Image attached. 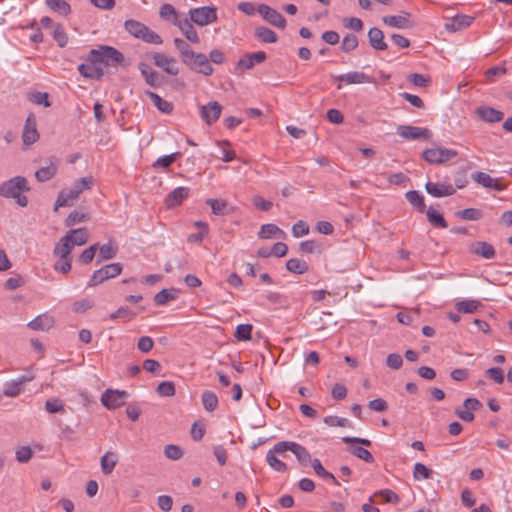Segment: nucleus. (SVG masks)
Instances as JSON below:
<instances>
[{"label": "nucleus", "mask_w": 512, "mask_h": 512, "mask_svg": "<svg viewBox=\"0 0 512 512\" xmlns=\"http://www.w3.org/2000/svg\"><path fill=\"white\" fill-rule=\"evenodd\" d=\"M29 191V183L23 176H15L0 184V196L14 199L20 207L28 205V198L23 193Z\"/></svg>", "instance_id": "nucleus-1"}, {"label": "nucleus", "mask_w": 512, "mask_h": 512, "mask_svg": "<svg viewBox=\"0 0 512 512\" xmlns=\"http://www.w3.org/2000/svg\"><path fill=\"white\" fill-rule=\"evenodd\" d=\"M93 184V178L83 177L74 182L70 189H63L58 194L54 211H57L59 207H68L79 197V195L87 189H90Z\"/></svg>", "instance_id": "nucleus-2"}, {"label": "nucleus", "mask_w": 512, "mask_h": 512, "mask_svg": "<svg viewBox=\"0 0 512 512\" xmlns=\"http://www.w3.org/2000/svg\"><path fill=\"white\" fill-rule=\"evenodd\" d=\"M88 61L97 63L99 66L102 64L116 66L124 61V56L114 47L104 45L97 49H92L89 53Z\"/></svg>", "instance_id": "nucleus-3"}, {"label": "nucleus", "mask_w": 512, "mask_h": 512, "mask_svg": "<svg viewBox=\"0 0 512 512\" xmlns=\"http://www.w3.org/2000/svg\"><path fill=\"white\" fill-rule=\"evenodd\" d=\"M125 29L134 37L143 40L150 44H162V38L160 35L152 31L146 25L136 20L125 21Z\"/></svg>", "instance_id": "nucleus-4"}, {"label": "nucleus", "mask_w": 512, "mask_h": 512, "mask_svg": "<svg viewBox=\"0 0 512 512\" xmlns=\"http://www.w3.org/2000/svg\"><path fill=\"white\" fill-rule=\"evenodd\" d=\"M122 270L123 266L121 263L115 262L107 264L93 272L88 281V287H95L108 279L115 278L121 274Z\"/></svg>", "instance_id": "nucleus-5"}, {"label": "nucleus", "mask_w": 512, "mask_h": 512, "mask_svg": "<svg viewBox=\"0 0 512 512\" xmlns=\"http://www.w3.org/2000/svg\"><path fill=\"white\" fill-rule=\"evenodd\" d=\"M189 18L198 26H206L217 20V11L209 6L192 8L189 10Z\"/></svg>", "instance_id": "nucleus-6"}, {"label": "nucleus", "mask_w": 512, "mask_h": 512, "mask_svg": "<svg viewBox=\"0 0 512 512\" xmlns=\"http://www.w3.org/2000/svg\"><path fill=\"white\" fill-rule=\"evenodd\" d=\"M184 64L192 71L203 74L204 76H211L214 72L208 57L203 53L194 52L193 56L185 60Z\"/></svg>", "instance_id": "nucleus-7"}, {"label": "nucleus", "mask_w": 512, "mask_h": 512, "mask_svg": "<svg viewBox=\"0 0 512 512\" xmlns=\"http://www.w3.org/2000/svg\"><path fill=\"white\" fill-rule=\"evenodd\" d=\"M458 155V152L447 148H430L423 152V158L430 164L445 163Z\"/></svg>", "instance_id": "nucleus-8"}, {"label": "nucleus", "mask_w": 512, "mask_h": 512, "mask_svg": "<svg viewBox=\"0 0 512 512\" xmlns=\"http://www.w3.org/2000/svg\"><path fill=\"white\" fill-rule=\"evenodd\" d=\"M128 396L126 391L107 389L101 396V403L107 409L114 410L123 406Z\"/></svg>", "instance_id": "nucleus-9"}, {"label": "nucleus", "mask_w": 512, "mask_h": 512, "mask_svg": "<svg viewBox=\"0 0 512 512\" xmlns=\"http://www.w3.org/2000/svg\"><path fill=\"white\" fill-rule=\"evenodd\" d=\"M266 57L267 56L264 51H257L243 55L235 67V73L240 74L246 70L252 69L255 65L263 63L266 60Z\"/></svg>", "instance_id": "nucleus-10"}, {"label": "nucleus", "mask_w": 512, "mask_h": 512, "mask_svg": "<svg viewBox=\"0 0 512 512\" xmlns=\"http://www.w3.org/2000/svg\"><path fill=\"white\" fill-rule=\"evenodd\" d=\"M257 11L269 24L280 29H284L286 27V19L274 8L266 4H260L257 6Z\"/></svg>", "instance_id": "nucleus-11"}, {"label": "nucleus", "mask_w": 512, "mask_h": 512, "mask_svg": "<svg viewBox=\"0 0 512 512\" xmlns=\"http://www.w3.org/2000/svg\"><path fill=\"white\" fill-rule=\"evenodd\" d=\"M153 60L154 64L167 74L176 76L179 73V66L175 58L156 52L153 54Z\"/></svg>", "instance_id": "nucleus-12"}, {"label": "nucleus", "mask_w": 512, "mask_h": 512, "mask_svg": "<svg viewBox=\"0 0 512 512\" xmlns=\"http://www.w3.org/2000/svg\"><path fill=\"white\" fill-rule=\"evenodd\" d=\"M39 139V133L37 130V121L33 114H30L25 121L22 140L27 146L34 144Z\"/></svg>", "instance_id": "nucleus-13"}, {"label": "nucleus", "mask_w": 512, "mask_h": 512, "mask_svg": "<svg viewBox=\"0 0 512 512\" xmlns=\"http://www.w3.org/2000/svg\"><path fill=\"white\" fill-rule=\"evenodd\" d=\"M222 107L217 101H211L206 105L201 106L200 116L201 119L207 124L212 125L221 115Z\"/></svg>", "instance_id": "nucleus-14"}, {"label": "nucleus", "mask_w": 512, "mask_h": 512, "mask_svg": "<svg viewBox=\"0 0 512 512\" xmlns=\"http://www.w3.org/2000/svg\"><path fill=\"white\" fill-rule=\"evenodd\" d=\"M397 134L404 139L415 140L419 138H429L430 131L427 128L399 125L397 127Z\"/></svg>", "instance_id": "nucleus-15"}, {"label": "nucleus", "mask_w": 512, "mask_h": 512, "mask_svg": "<svg viewBox=\"0 0 512 512\" xmlns=\"http://www.w3.org/2000/svg\"><path fill=\"white\" fill-rule=\"evenodd\" d=\"M192 23L193 22L190 20V18L181 17L179 20L175 21V26L179 28V30L189 42L199 43V35Z\"/></svg>", "instance_id": "nucleus-16"}, {"label": "nucleus", "mask_w": 512, "mask_h": 512, "mask_svg": "<svg viewBox=\"0 0 512 512\" xmlns=\"http://www.w3.org/2000/svg\"><path fill=\"white\" fill-rule=\"evenodd\" d=\"M469 252L484 259H493L496 256L495 248L486 241H475L469 245Z\"/></svg>", "instance_id": "nucleus-17"}, {"label": "nucleus", "mask_w": 512, "mask_h": 512, "mask_svg": "<svg viewBox=\"0 0 512 512\" xmlns=\"http://www.w3.org/2000/svg\"><path fill=\"white\" fill-rule=\"evenodd\" d=\"M336 80L339 81L337 85V89L342 88V83L345 84H362V83H370L371 79L368 75L359 71H352L346 74H341L335 77Z\"/></svg>", "instance_id": "nucleus-18"}, {"label": "nucleus", "mask_w": 512, "mask_h": 512, "mask_svg": "<svg viewBox=\"0 0 512 512\" xmlns=\"http://www.w3.org/2000/svg\"><path fill=\"white\" fill-rule=\"evenodd\" d=\"M425 188L426 191L433 197L451 196L456 191L452 184H441L433 182H427Z\"/></svg>", "instance_id": "nucleus-19"}, {"label": "nucleus", "mask_w": 512, "mask_h": 512, "mask_svg": "<svg viewBox=\"0 0 512 512\" xmlns=\"http://www.w3.org/2000/svg\"><path fill=\"white\" fill-rule=\"evenodd\" d=\"M189 195L188 187H177L165 198V205L168 208L179 206Z\"/></svg>", "instance_id": "nucleus-20"}, {"label": "nucleus", "mask_w": 512, "mask_h": 512, "mask_svg": "<svg viewBox=\"0 0 512 512\" xmlns=\"http://www.w3.org/2000/svg\"><path fill=\"white\" fill-rule=\"evenodd\" d=\"M476 114L481 120L488 123L500 122L504 117V114L501 111L488 106L478 107L476 109Z\"/></svg>", "instance_id": "nucleus-21"}, {"label": "nucleus", "mask_w": 512, "mask_h": 512, "mask_svg": "<svg viewBox=\"0 0 512 512\" xmlns=\"http://www.w3.org/2000/svg\"><path fill=\"white\" fill-rule=\"evenodd\" d=\"M409 18H410V13L403 12L402 15L384 16L382 18V21L390 27H394V28H398V29H405V28H409L411 26L410 22H409Z\"/></svg>", "instance_id": "nucleus-22"}, {"label": "nucleus", "mask_w": 512, "mask_h": 512, "mask_svg": "<svg viewBox=\"0 0 512 512\" xmlns=\"http://www.w3.org/2000/svg\"><path fill=\"white\" fill-rule=\"evenodd\" d=\"M78 71L82 76L91 79H100L104 74L101 66L90 61H88V63L80 64L78 66Z\"/></svg>", "instance_id": "nucleus-23"}, {"label": "nucleus", "mask_w": 512, "mask_h": 512, "mask_svg": "<svg viewBox=\"0 0 512 512\" xmlns=\"http://www.w3.org/2000/svg\"><path fill=\"white\" fill-rule=\"evenodd\" d=\"M139 70L144 77L146 83L151 87H159L162 84L159 74L153 70L148 64L140 63Z\"/></svg>", "instance_id": "nucleus-24"}, {"label": "nucleus", "mask_w": 512, "mask_h": 512, "mask_svg": "<svg viewBox=\"0 0 512 512\" xmlns=\"http://www.w3.org/2000/svg\"><path fill=\"white\" fill-rule=\"evenodd\" d=\"M368 39L372 48L384 51L387 49V43L384 40V34L379 28L373 27L368 31Z\"/></svg>", "instance_id": "nucleus-25"}, {"label": "nucleus", "mask_w": 512, "mask_h": 512, "mask_svg": "<svg viewBox=\"0 0 512 512\" xmlns=\"http://www.w3.org/2000/svg\"><path fill=\"white\" fill-rule=\"evenodd\" d=\"M474 20V17L469 15H456L446 24V29L451 32H456L466 27H469Z\"/></svg>", "instance_id": "nucleus-26"}, {"label": "nucleus", "mask_w": 512, "mask_h": 512, "mask_svg": "<svg viewBox=\"0 0 512 512\" xmlns=\"http://www.w3.org/2000/svg\"><path fill=\"white\" fill-rule=\"evenodd\" d=\"M68 237L69 243L73 246H81L84 245L88 240V231L86 228H78L72 229L68 231L65 235Z\"/></svg>", "instance_id": "nucleus-27"}, {"label": "nucleus", "mask_w": 512, "mask_h": 512, "mask_svg": "<svg viewBox=\"0 0 512 512\" xmlns=\"http://www.w3.org/2000/svg\"><path fill=\"white\" fill-rule=\"evenodd\" d=\"M258 236L261 239H272V238H284L285 232L281 230L277 225L269 223L263 224L258 232Z\"/></svg>", "instance_id": "nucleus-28"}, {"label": "nucleus", "mask_w": 512, "mask_h": 512, "mask_svg": "<svg viewBox=\"0 0 512 512\" xmlns=\"http://www.w3.org/2000/svg\"><path fill=\"white\" fill-rule=\"evenodd\" d=\"M58 165L59 163L57 160H51L48 166L41 167L35 172L36 179L39 182H45L52 179L57 173Z\"/></svg>", "instance_id": "nucleus-29"}, {"label": "nucleus", "mask_w": 512, "mask_h": 512, "mask_svg": "<svg viewBox=\"0 0 512 512\" xmlns=\"http://www.w3.org/2000/svg\"><path fill=\"white\" fill-rule=\"evenodd\" d=\"M53 324L54 320L51 316H48L47 314H42L37 316L32 321H30L28 323V327L36 331H45L49 330L53 326Z\"/></svg>", "instance_id": "nucleus-30"}, {"label": "nucleus", "mask_w": 512, "mask_h": 512, "mask_svg": "<svg viewBox=\"0 0 512 512\" xmlns=\"http://www.w3.org/2000/svg\"><path fill=\"white\" fill-rule=\"evenodd\" d=\"M101 470L105 475L113 472L118 463V457L114 452L108 451L101 457Z\"/></svg>", "instance_id": "nucleus-31"}, {"label": "nucleus", "mask_w": 512, "mask_h": 512, "mask_svg": "<svg viewBox=\"0 0 512 512\" xmlns=\"http://www.w3.org/2000/svg\"><path fill=\"white\" fill-rule=\"evenodd\" d=\"M73 246L69 243L68 237L63 236L55 245L53 254L58 258H71Z\"/></svg>", "instance_id": "nucleus-32"}, {"label": "nucleus", "mask_w": 512, "mask_h": 512, "mask_svg": "<svg viewBox=\"0 0 512 512\" xmlns=\"http://www.w3.org/2000/svg\"><path fill=\"white\" fill-rule=\"evenodd\" d=\"M254 36L262 43H275L278 40L277 34L265 26L255 28Z\"/></svg>", "instance_id": "nucleus-33"}, {"label": "nucleus", "mask_w": 512, "mask_h": 512, "mask_svg": "<svg viewBox=\"0 0 512 512\" xmlns=\"http://www.w3.org/2000/svg\"><path fill=\"white\" fill-rule=\"evenodd\" d=\"M146 95L152 100L153 104L159 111L165 114H170L173 111V104L167 100L162 99L158 94L152 91H146Z\"/></svg>", "instance_id": "nucleus-34"}, {"label": "nucleus", "mask_w": 512, "mask_h": 512, "mask_svg": "<svg viewBox=\"0 0 512 512\" xmlns=\"http://www.w3.org/2000/svg\"><path fill=\"white\" fill-rule=\"evenodd\" d=\"M45 4L50 10L62 16H67L71 13V6L65 0H45Z\"/></svg>", "instance_id": "nucleus-35"}, {"label": "nucleus", "mask_w": 512, "mask_h": 512, "mask_svg": "<svg viewBox=\"0 0 512 512\" xmlns=\"http://www.w3.org/2000/svg\"><path fill=\"white\" fill-rule=\"evenodd\" d=\"M206 204L210 206L212 213L215 215H227L232 212V208L228 206L227 201L219 199H208Z\"/></svg>", "instance_id": "nucleus-36"}, {"label": "nucleus", "mask_w": 512, "mask_h": 512, "mask_svg": "<svg viewBox=\"0 0 512 512\" xmlns=\"http://www.w3.org/2000/svg\"><path fill=\"white\" fill-rule=\"evenodd\" d=\"M177 297L178 291L176 289H162L155 295L154 302L158 306H163Z\"/></svg>", "instance_id": "nucleus-37"}, {"label": "nucleus", "mask_w": 512, "mask_h": 512, "mask_svg": "<svg viewBox=\"0 0 512 512\" xmlns=\"http://www.w3.org/2000/svg\"><path fill=\"white\" fill-rule=\"evenodd\" d=\"M310 464H311L312 468L314 469L315 473L319 477H321V478H323L325 480H330L334 485H339V482L336 479V477L332 473L328 472L322 466V464H321L319 459H317V458L313 459Z\"/></svg>", "instance_id": "nucleus-38"}, {"label": "nucleus", "mask_w": 512, "mask_h": 512, "mask_svg": "<svg viewBox=\"0 0 512 512\" xmlns=\"http://www.w3.org/2000/svg\"><path fill=\"white\" fill-rule=\"evenodd\" d=\"M292 453L296 456L297 460L301 465H308L313 460L309 451L302 445L295 442V445H292Z\"/></svg>", "instance_id": "nucleus-39"}, {"label": "nucleus", "mask_w": 512, "mask_h": 512, "mask_svg": "<svg viewBox=\"0 0 512 512\" xmlns=\"http://www.w3.org/2000/svg\"><path fill=\"white\" fill-rule=\"evenodd\" d=\"M23 383H24V378L6 382L4 385L3 394L7 397L18 396L22 391Z\"/></svg>", "instance_id": "nucleus-40"}, {"label": "nucleus", "mask_w": 512, "mask_h": 512, "mask_svg": "<svg viewBox=\"0 0 512 512\" xmlns=\"http://www.w3.org/2000/svg\"><path fill=\"white\" fill-rule=\"evenodd\" d=\"M427 219L429 223L437 228H447L448 224L444 219L443 215L436 211L434 208L430 207L426 211Z\"/></svg>", "instance_id": "nucleus-41"}, {"label": "nucleus", "mask_w": 512, "mask_h": 512, "mask_svg": "<svg viewBox=\"0 0 512 512\" xmlns=\"http://www.w3.org/2000/svg\"><path fill=\"white\" fill-rule=\"evenodd\" d=\"M173 42L179 51L183 63H185V60H188L191 56H193L194 51L186 41L181 38H175Z\"/></svg>", "instance_id": "nucleus-42"}, {"label": "nucleus", "mask_w": 512, "mask_h": 512, "mask_svg": "<svg viewBox=\"0 0 512 512\" xmlns=\"http://www.w3.org/2000/svg\"><path fill=\"white\" fill-rule=\"evenodd\" d=\"M118 248L111 242L105 243L99 247L98 262L103 260H110L117 254Z\"/></svg>", "instance_id": "nucleus-43"}, {"label": "nucleus", "mask_w": 512, "mask_h": 512, "mask_svg": "<svg viewBox=\"0 0 512 512\" xmlns=\"http://www.w3.org/2000/svg\"><path fill=\"white\" fill-rule=\"evenodd\" d=\"M159 14L162 19L171 21L174 25L175 21L181 18V16L177 13L176 9L171 4H163L160 7Z\"/></svg>", "instance_id": "nucleus-44"}, {"label": "nucleus", "mask_w": 512, "mask_h": 512, "mask_svg": "<svg viewBox=\"0 0 512 512\" xmlns=\"http://www.w3.org/2000/svg\"><path fill=\"white\" fill-rule=\"evenodd\" d=\"M406 199L412 206L417 208L420 212H423L425 210L424 197L418 191H408L406 193Z\"/></svg>", "instance_id": "nucleus-45"}, {"label": "nucleus", "mask_w": 512, "mask_h": 512, "mask_svg": "<svg viewBox=\"0 0 512 512\" xmlns=\"http://www.w3.org/2000/svg\"><path fill=\"white\" fill-rule=\"evenodd\" d=\"M202 403L206 411L212 412L218 406V397L212 391H204L202 394Z\"/></svg>", "instance_id": "nucleus-46"}, {"label": "nucleus", "mask_w": 512, "mask_h": 512, "mask_svg": "<svg viewBox=\"0 0 512 512\" xmlns=\"http://www.w3.org/2000/svg\"><path fill=\"white\" fill-rule=\"evenodd\" d=\"M286 268L290 272L303 274L307 272L308 265L305 261L299 260L297 258H291L286 262Z\"/></svg>", "instance_id": "nucleus-47"}, {"label": "nucleus", "mask_w": 512, "mask_h": 512, "mask_svg": "<svg viewBox=\"0 0 512 512\" xmlns=\"http://www.w3.org/2000/svg\"><path fill=\"white\" fill-rule=\"evenodd\" d=\"M349 452L354 455L355 457L367 462V463H373L374 457L372 454L365 448L358 446V445H351L349 447Z\"/></svg>", "instance_id": "nucleus-48"}, {"label": "nucleus", "mask_w": 512, "mask_h": 512, "mask_svg": "<svg viewBox=\"0 0 512 512\" xmlns=\"http://www.w3.org/2000/svg\"><path fill=\"white\" fill-rule=\"evenodd\" d=\"M266 461L269 466L277 472H285L287 470V465L278 459L273 451L267 452Z\"/></svg>", "instance_id": "nucleus-49"}, {"label": "nucleus", "mask_w": 512, "mask_h": 512, "mask_svg": "<svg viewBox=\"0 0 512 512\" xmlns=\"http://www.w3.org/2000/svg\"><path fill=\"white\" fill-rule=\"evenodd\" d=\"M53 39L57 42L59 47H65L68 43V36L61 24H56L52 30Z\"/></svg>", "instance_id": "nucleus-50"}, {"label": "nucleus", "mask_w": 512, "mask_h": 512, "mask_svg": "<svg viewBox=\"0 0 512 512\" xmlns=\"http://www.w3.org/2000/svg\"><path fill=\"white\" fill-rule=\"evenodd\" d=\"M456 216L467 221H476L482 217V212L476 208H466L458 211Z\"/></svg>", "instance_id": "nucleus-51"}, {"label": "nucleus", "mask_w": 512, "mask_h": 512, "mask_svg": "<svg viewBox=\"0 0 512 512\" xmlns=\"http://www.w3.org/2000/svg\"><path fill=\"white\" fill-rule=\"evenodd\" d=\"M479 307V302L476 300H463L456 304V309L459 313H474Z\"/></svg>", "instance_id": "nucleus-52"}, {"label": "nucleus", "mask_w": 512, "mask_h": 512, "mask_svg": "<svg viewBox=\"0 0 512 512\" xmlns=\"http://www.w3.org/2000/svg\"><path fill=\"white\" fill-rule=\"evenodd\" d=\"M180 156L179 152L172 153L170 155H164L159 157L152 165L153 168H168L173 164L176 159Z\"/></svg>", "instance_id": "nucleus-53"}, {"label": "nucleus", "mask_w": 512, "mask_h": 512, "mask_svg": "<svg viewBox=\"0 0 512 512\" xmlns=\"http://www.w3.org/2000/svg\"><path fill=\"white\" fill-rule=\"evenodd\" d=\"M252 325L251 324H240L236 328L235 338L239 341H248L251 339L252 333Z\"/></svg>", "instance_id": "nucleus-54"}, {"label": "nucleus", "mask_w": 512, "mask_h": 512, "mask_svg": "<svg viewBox=\"0 0 512 512\" xmlns=\"http://www.w3.org/2000/svg\"><path fill=\"white\" fill-rule=\"evenodd\" d=\"M156 391L162 397H172L175 395V385L172 381H163L159 383Z\"/></svg>", "instance_id": "nucleus-55"}, {"label": "nucleus", "mask_w": 512, "mask_h": 512, "mask_svg": "<svg viewBox=\"0 0 512 512\" xmlns=\"http://www.w3.org/2000/svg\"><path fill=\"white\" fill-rule=\"evenodd\" d=\"M358 46V39L354 34H347L341 42V50L343 52H351Z\"/></svg>", "instance_id": "nucleus-56"}, {"label": "nucleus", "mask_w": 512, "mask_h": 512, "mask_svg": "<svg viewBox=\"0 0 512 512\" xmlns=\"http://www.w3.org/2000/svg\"><path fill=\"white\" fill-rule=\"evenodd\" d=\"M87 216L84 212L79 210L72 211L65 220L67 227L74 226L78 223H82L86 220Z\"/></svg>", "instance_id": "nucleus-57"}, {"label": "nucleus", "mask_w": 512, "mask_h": 512, "mask_svg": "<svg viewBox=\"0 0 512 512\" xmlns=\"http://www.w3.org/2000/svg\"><path fill=\"white\" fill-rule=\"evenodd\" d=\"M136 316V313L131 311L128 307H120L116 311L112 312L109 315L111 320L115 319H133Z\"/></svg>", "instance_id": "nucleus-58"}, {"label": "nucleus", "mask_w": 512, "mask_h": 512, "mask_svg": "<svg viewBox=\"0 0 512 512\" xmlns=\"http://www.w3.org/2000/svg\"><path fill=\"white\" fill-rule=\"evenodd\" d=\"M164 454L168 459L179 460L183 456V451L179 446L169 444L165 446Z\"/></svg>", "instance_id": "nucleus-59"}, {"label": "nucleus", "mask_w": 512, "mask_h": 512, "mask_svg": "<svg viewBox=\"0 0 512 512\" xmlns=\"http://www.w3.org/2000/svg\"><path fill=\"white\" fill-rule=\"evenodd\" d=\"M431 473V470L422 463H416L414 466L413 476L416 480L429 479Z\"/></svg>", "instance_id": "nucleus-60"}, {"label": "nucleus", "mask_w": 512, "mask_h": 512, "mask_svg": "<svg viewBox=\"0 0 512 512\" xmlns=\"http://www.w3.org/2000/svg\"><path fill=\"white\" fill-rule=\"evenodd\" d=\"M71 268V258H58L53 265V269L62 274L69 273Z\"/></svg>", "instance_id": "nucleus-61"}, {"label": "nucleus", "mask_w": 512, "mask_h": 512, "mask_svg": "<svg viewBox=\"0 0 512 512\" xmlns=\"http://www.w3.org/2000/svg\"><path fill=\"white\" fill-rule=\"evenodd\" d=\"M309 225L303 221L299 220L292 226V234L295 238H299L305 236L309 233Z\"/></svg>", "instance_id": "nucleus-62"}, {"label": "nucleus", "mask_w": 512, "mask_h": 512, "mask_svg": "<svg viewBox=\"0 0 512 512\" xmlns=\"http://www.w3.org/2000/svg\"><path fill=\"white\" fill-rule=\"evenodd\" d=\"M45 409L49 413H59L64 411V405L58 398L48 399L45 402Z\"/></svg>", "instance_id": "nucleus-63"}, {"label": "nucleus", "mask_w": 512, "mask_h": 512, "mask_svg": "<svg viewBox=\"0 0 512 512\" xmlns=\"http://www.w3.org/2000/svg\"><path fill=\"white\" fill-rule=\"evenodd\" d=\"M98 248V244H93L87 249H85L79 256V261L82 264H89L93 261L95 257L96 250Z\"/></svg>", "instance_id": "nucleus-64"}]
</instances>
